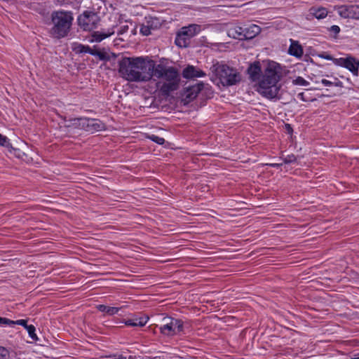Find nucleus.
Wrapping results in <instances>:
<instances>
[{"label":"nucleus","instance_id":"f257e3e1","mask_svg":"<svg viewBox=\"0 0 359 359\" xmlns=\"http://www.w3.org/2000/svg\"><path fill=\"white\" fill-rule=\"evenodd\" d=\"M280 65L273 61H269L262 69L259 61L250 64L247 73L249 79L257 85V91L268 99L278 96L280 86L278 85L282 76Z\"/></svg>","mask_w":359,"mask_h":359},{"label":"nucleus","instance_id":"f03ea898","mask_svg":"<svg viewBox=\"0 0 359 359\" xmlns=\"http://www.w3.org/2000/svg\"><path fill=\"white\" fill-rule=\"evenodd\" d=\"M118 73L130 82L148 81L153 77V69L156 65H147L141 57H123L118 62Z\"/></svg>","mask_w":359,"mask_h":359},{"label":"nucleus","instance_id":"7ed1b4c3","mask_svg":"<svg viewBox=\"0 0 359 359\" xmlns=\"http://www.w3.org/2000/svg\"><path fill=\"white\" fill-rule=\"evenodd\" d=\"M153 76L161 79L156 85L163 96H168L179 87L178 72L173 67H166L162 64L156 65L153 69Z\"/></svg>","mask_w":359,"mask_h":359},{"label":"nucleus","instance_id":"20e7f679","mask_svg":"<svg viewBox=\"0 0 359 359\" xmlns=\"http://www.w3.org/2000/svg\"><path fill=\"white\" fill-rule=\"evenodd\" d=\"M210 70L224 86L236 85L241 80V75L237 69L225 64L217 62L210 67Z\"/></svg>","mask_w":359,"mask_h":359},{"label":"nucleus","instance_id":"39448f33","mask_svg":"<svg viewBox=\"0 0 359 359\" xmlns=\"http://www.w3.org/2000/svg\"><path fill=\"white\" fill-rule=\"evenodd\" d=\"M260 31V27L256 24H235L228 30V35L238 40H248L255 37Z\"/></svg>","mask_w":359,"mask_h":359},{"label":"nucleus","instance_id":"423d86ee","mask_svg":"<svg viewBox=\"0 0 359 359\" xmlns=\"http://www.w3.org/2000/svg\"><path fill=\"white\" fill-rule=\"evenodd\" d=\"M73 125L91 133L101 131L105 128L104 124L99 119L89 118H76L73 119Z\"/></svg>","mask_w":359,"mask_h":359},{"label":"nucleus","instance_id":"0eeeda50","mask_svg":"<svg viewBox=\"0 0 359 359\" xmlns=\"http://www.w3.org/2000/svg\"><path fill=\"white\" fill-rule=\"evenodd\" d=\"M184 86L183 93H181V103H183L184 105H187L193 101L198 96L199 92L205 88H209L208 84L205 85L203 82L196 83L187 86H186V84Z\"/></svg>","mask_w":359,"mask_h":359},{"label":"nucleus","instance_id":"6e6552de","mask_svg":"<svg viewBox=\"0 0 359 359\" xmlns=\"http://www.w3.org/2000/svg\"><path fill=\"white\" fill-rule=\"evenodd\" d=\"M201 29L198 24H189V26L181 29V40L183 41L182 47H188L190 44V39L200 32Z\"/></svg>","mask_w":359,"mask_h":359},{"label":"nucleus","instance_id":"1a4fd4ad","mask_svg":"<svg viewBox=\"0 0 359 359\" xmlns=\"http://www.w3.org/2000/svg\"><path fill=\"white\" fill-rule=\"evenodd\" d=\"M181 74L184 79L193 80L206 76L205 72L202 69L190 65L184 68Z\"/></svg>","mask_w":359,"mask_h":359},{"label":"nucleus","instance_id":"9d476101","mask_svg":"<svg viewBox=\"0 0 359 359\" xmlns=\"http://www.w3.org/2000/svg\"><path fill=\"white\" fill-rule=\"evenodd\" d=\"M51 18L53 22H72L74 16L72 11L58 10L52 13Z\"/></svg>","mask_w":359,"mask_h":359},{"label":"nucleus","instance_id":"9b49d317","mask_svg":"<svg viewBox=\"0 0 359 359\" xmlns=\"http://www.w3.org/2000/svg\"><path fill=\"white\" fill-rule=\"evenodd\" d=\"M338 12L343 18L359 19V5L341 6Z\"/></svg>","mask_w":359,"mask_h":359},{"label":"nucleus","instance_id":"f8f14e48","mask_svg":"<svg viewBox=\"0 0 359 359\" xmlns=\"http://www.w3.org/2000/svg\"><path fill=\"white\" fill-rule=\"evenodd\" d=\"M165 324L160 327L161 332L166 335H172L177 328L180 330V320L170 318H165Z\"/></svg>","mask_w":359,"mask_h":359},{"label":"nucleus","instance_id":"ddd939ff","mask_svg":"<svg viewBox=\"0 0 359 359\" xmlns=\"http://www.w3.org/2000/svg\"><path fill=\"white\" fill-rule=\"evenodd\" d=\"M72 24H54L50 31V35L56 39L66 36L71 29Z\"/></svg>","mask_w":359,"mask_h":359},{"label":"nucleus","instance_id":"4468645a","mask_svg":"<svg viewBox=\"0 0 359 359\" xmlns=\"http://www.w3.org/2000/svg\"><path fill=\"white\" fill-rule=\"evenodd\" d=\"M328 14L327 8L324 7H312L309 9V13L307 15L308 20H313V18L321 20L325 18Z\"/></svg>","mask_w":359,"mask_h":359},{"label":"nucleus","instance_id":"2eb2a0df","mask_svg":"<svg viewBox=\"0 0 359 359\" xmlns=\"http://www.w3.org/2000/svg\"><path fill=\"white\" fill-rule=\"evenodd\" d=\"M114 33V29L111 28L107 31H95L91 34L92 39H90V42H100L103 39L110 36Z\"/></svg>","mask_w":359,"mask_h":359},{"label":"nucleus","instance_id":"dca6fc26","mask_svg":"<svg viewBox=\"0 0 359 359\" xmlns=\"http://www.w3.org/2000/svg\"><path fill=\"white\" fill-rule=\"evenodd\" d=\"M290 43L291 44L288 49V53L298 58L301 57L304 53L302 46L299 44V41L293 39H290Z\"/></svg>","mask_w":359,"mask_h":359},{"label":"nucleus","instance_id":"f3484780","mask_svg":"<svg viewBox=\"0 0 359 359\" xmlns=\"http://www.w3.org/2000/svg\"><path fill=\"white\" fill-rule=\"evenodd\" d=\"M344 67L349 69L354 75L358 74L359 62L354 57H348L346 58Z\"/></svg>","mask_w":359,"mask_h":359},{"label":"nucleus","instance_id":"a211bd4d","mask_svg":"<svg viewBox=\"0 0 359 359\" xmlns=\"http://www.w3.org/2000/svg\"><path fill=\"white\" fill-rule=\"evenodd\" d=\"M98 311L104 313L108 316H114L117 313L121 307L109 306L104 304H99L96 306Z\"/></svg>","mask_w":359,"mask_h":359},{"label":"nucleus","instance_id":"6ab92c4d","mask_svg":"<svg viewBox=\"0 0 359 359\" xmlns=\"http://www.w3.org/2000/svg\"><path fill=\"white\" fill-rule=\"evenodd\" d=\"M148 320V317H140L133 319L127 320L125 324L131 327H143L146 325Z\"/></svg>","mask_w":359,"mask_h":359},{"label":"nucleus","instance_id":"aec40b11","mask_svg":"<svg viewBox=\"0 0 359 359\" xmlns=\"http://www.w3.org/2000/svg\"><path fill=\"white\" fill-rule=\"evenodd\" d=\"M96 18L97 15L95 13L86 11L78 17L77 22H86V21L95 22L97 20Z\"/></svg>","mask_w":359,"mask_h":359},{"label":"nucleus","instance_id":"412c9836","mask_svg":"<svg viewBox=\"0 0 359 359\" xmlns=\"http://www.w3.org/2000/svg\"><path fill=\"white\" fill-rule=\"evenodd\" d=\"M93 49L89 46L83 45L81 43H74L72 45V50L76 54L83 53H89L91 55Z\"/></svg>","mask_w":359,"mask_h":359},{"label":"nucleus","instance_id":"4be33fe9","mask_svg":"<svg viewBox=\"0 0 359 359\" xmlns=\"http://www.w3.org/2000/svg\"><path fill=\"white\" fill-rule=\"evenodd\" d=\"M140 25V32L144 36L149 35L151 29H158L161 25V24H155V26H154V24H151L150 25H149V24L147 25H145L144 24Z\"/></svg>","mask_w":359,"mask_h":359},{"label":"nucleus","instance_id":"5701e85b","mask_svg":"<svg viewBox=\"0 0 359 359\" xmlns=\"http://www.w3.org/2000/svg\"><path fill=\"white\" fill-rule=\"evenodd\" d=\"M91 55L97 56L100 60L108 61L110 60L109 55L106 52L97 50L95 48L93 49Z\"/></svg>","mask_w":359,"mask_h":359},{"label":"nucleus","instance_id":"b1692460","mask_svg":"<svg viewBox=\"0 0 359 359\" xmlns=\"http://www.w3.org/2000/svg\"><path fill=\"white\" fill-rule=\"evenodd\" d=\"M292 83L294 85L297 86H309V83L306 80H305L304 78L301 76H297L296 79L292 80Z\"/></svg>","mask_w":359,"mask_h":359},{"label":"nucleus","instance_id":"393cba45","mask_svg":"<svg viewBox=\"0 0 359 359\" xmlns=\"http://www.w3.org/2000/svg\"><path fill=\"white\" fill-rule=\"evenodd\" d=\"M26 330H27L29 337L34 341L38 339V337L35 333V327L33 325H29L28 327H26Z\"/></svg>","mask_w":359,"mask_h":359},{"label":"nucleus","instance_id":"a878e982","mask_svg":"<svg viewBox=\"0 0 359 359\" xmlns=\"http://www.w3.org/2000/svg\"><path fill=\"white\" fill-rule=\"evenodd\" d=\"M0 145L6 148L12 147L7 137L0 134Z\"/></svg>","mask_w":359,"mask_h":359},{"label":"nucleus","instance_id":"bb28decb","mask_svg":"<svg viewBox=\"0 0 359 359\" xmlns=\"http://www.w3.org/2000/svg\"><path fill=\"white\" fill-rule=\"evenodd\" d=\"M329 31L330 32L331 36L337 39V36L340 32V28L337 25H333L329 29Z\"/></svg>","mask_w":359,"mask_h":359},{"label":"nucleus","instance_id":"cd10ccee","mask_svg":"<svg viewBox=\"0 0 359 359\" xmlns=\"http://www.w3.org/2000/svg\"><path fill=\"white\" fill-rule=\"evenodd\" d=\"M149 137L150 140H151L152 141L158 144H163L165 142V140L163 137H158L155 135H151Z\"/></svg>","mask_w":359,"mask_h":359},{"label":"nucleus","instance_id":"c85d7f7f","mask_svg":"<svg viewBox=\"0 0 359 359\" xmlns=\"http://www.w3.org/2000/svg\"><path fill=\"white\" fill-rule=\"evenodd\" d=\"M284 163H291L296 161L297 158L294 154L288 155L285 157H282Z\"/></svg>","mask_w":359,"mask_h":359},{"label":"nucleus","instance_id":"c756f323","mask_svg":"<svg viewBox=\"0 0 359 359\" xmlns=\"http://www.w3.org/2000/svg\"><path fill=\"white\" fill-rule=\"evenodd\" d=\"M27 321H28L27 320H25V319L13 320V323H11V326H13L14 325H20L23 326L26 329V327H28Z\"/></svg>","mask_w":359,"mask_h":359},{"label":"nucleus","instance_id":"7c9ffc66","mask_svg":"<svg viewBox=\"0 0 359 359\" xmlns=\"http://www.w3.org/2000/svg\"><path fill=\"white\" fill-rule=\"evenodd\" d=\"M8 351L4 347H0V359H8Z\"/></svg>","mask_w":359,"mask_h":359},{"label":"nucleus","instance_id":"2f4dec72","mask_svg":"<svg viewBox=\"0 0 359 359\" xmlns=\"http://www.w3.org/2000/svg\"><path fill=\"white\" fill-rule=\"evenodd\" d=\"M333 62L337 65L344 67L346 58H334Z\"/></svg>","mask_w":359,"mask_h":359},{"label":"nucleus","instance_id":"473e14b6","mask_svg":"<svg viewBox=\"0 0 359 359\" xmlns=\"http://www.w3.org/2000/svg\"><path fill=\"white\" fill-rule=\"evenodd\" d=\"M81 28L83 30H91L93 28H95V24H79Z\"/></svg>","mask_w":359,"mask_h":359},{"label":"nucleus","instance_id":"72a5a7b5","mask_svg":"<svg viewBox=\"0 0 359 359\" xmlns=\"http://www.w3.org/2000/svg\"><path fill=\"white\" fill-rule=\"evenodd\" d=\"M11 323H13V320L6 318L0 317V324L8 325L11 326Z\"/></svg>","mask_w":359,"mask_h":359},{"label":"nucleus","instance_id":"f704fd0d","mask_svg":"<svg viewBox=\"0 0 359 359\" xmlns=\"http://www.w3.org/2000/svg\"><path fill=\"white\" fill-rule=\"evenodd\" d=\"M180 30H178V31L176 32V37H175V43L176 46H180Z\"/></svg>","mask_w":359,"mask_h":359},{"label":"nucleus","instance_id":"c9c22d12","mask_svg":"<svg viewBox=\"0 0 359 359\" xmlns=\"http://www.w3.org/2000/svg\"><path fill=\"white\" fill-rule=\"evenodd\" d=\"M321 82L323 84H324L326 86H331L333 85L332 82H331L327 79H322Z\"/></svg>","mask_w":359,"mask_h":359},{"label":"nucleus","instance_id":"e433bc0d","mask_svg":"<svg viewBox=\"0 0 359 359\" xmlns=\"http://www.w3.org/2000/svg\"><path fill=\"white\" fill-rule=\"evenodd\" d=\"M321 57H323L324 59H326V60H332L333 61V60H334V58L332 57V55H327V54L322 55Z\"/></svg>","mask_w":359,"mask_h":359},{"label":"nucleus","instance_id":"4c0bfd02","mask_svg":"<svg viewBox=\"0 0 359 359\" xmlns=\"http://www.w3.org/2000/svg\"><path fill=\"white\" fill-rule=\"evenodd\" d=\"M281 165H282V163H271V164H269V165L273 168H278Z\"/></svg>","mask_w":359,"mask_h":359},{"label":"nucleus","instance_id":"58836bf2","mask_svg":"<svg viewBox=\"0 0 359 359\" xmlns=\"http://www.w3.org/2000/svg\"><path fill=\"white\" fill-rule=\"evenodd\" d=\"M298 97H300L303 101H306V100L304 98V93H299Z\"/></svg>","mask_w":359,"mask_h":359},{"label":"nucleus","instance_id":"ea45409f","mask_svg":"<svg viewBox=\"0 0 359 359\" xmlns=\"http://www.w3.org/2000/svg\"><path fill=\"white\" fill-rule=\"evenodd\" d=\"M126 29H128V26L127 25L124 26L123 29L121 32V34H122L123 32H126Z\"/></svg>","mask_w":359,"mask_h":359},{"label":"nucleus","instance_id":"a19ab883","mask_svg":"<svg viewBox=\"0 0 359 359\" xmlns=\"http://www.w3.org/2000/svg\"><path fill=\"white\" fill-rule=\"evenodd\" d=\"M133 34H136V27L134 29V30L133 31Z\"/></svg>","mask_w":359,"mask_h":359},{"label":"nucleus","instance_id":"79ce46f5","mask_svg":"<svg viewBox=\"0 0 359 359\" xmlns=\"http://www.w3.org/2000/svg\"><path fill=\"white\" fill-rule=\"evenodd\" d=\"M180 327H181V331H182V328H183V325L182 324H181Z\"/></svg>","mask_w":359,"mask_h":359}]
</instances>
